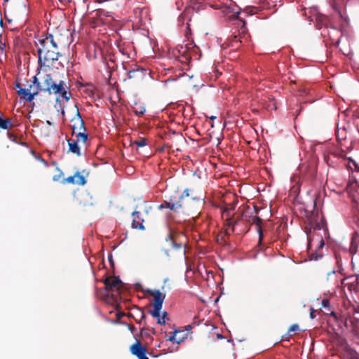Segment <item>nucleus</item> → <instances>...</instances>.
I'll return each mask as SVG.
<instances>
[{
    "label": "nucleus",
    "instance_id": "obj_1",
    "mask_svg": "<svg viewBox=\"0 0 359 359\" xmlns=\"http://www.w3.org/2000/svg\"><path fill=\"white\" fill-rule=\"evenodd\" d=\"M57 46L52 35L43 39H39L37 43L39 63L41 66L48 65L58 59Z\"/></svg>",
    "mask_w": 359,
    "mask_h": 359
},
{
    "label": "nucleus",
    "instance_id": "obj_2",
    "mask_svg": "<svg viewBox=\"0 0 359 359\" xmlns=\"http://www.w3.org/2000/svg\"><path fill=\"white\" fill-rule=\"evenodd\" d=\"M65 82L60 81L59 83L56 84L53 82L52 76L49 74H46L43 76V91H47L49 94H60L62 97L66 100H69L70 98V93H68L65 87Z\"/></svg>",
    "mask_w": 359,
    "mask_h": 359
},
{
    "label": "nucleus",
    "instance_id": "obj_3",
    "mask_svg": "<svg viewBox=\"0 0 359 359\" xmlns=\"http://www.w3.org/2000/svg\"><path fill=\"white\" fill-rule=\"evenodd\" d=\"M41 91H43V88L41 87L39 79L34 76L32 79V85L29 86V89L20 88L18 93L22 96L24 100L31 102L34 100V96Z\"/></svg>",
    "mask_w": 359,
    "mask_h": 359
},
{
    "label": "nucleus",
    "instance_id": "obj_4",
    "mask_svg": "<svg viewBox=\"0 0 359 359\" xmlns=\"http://www.w3.org/2000/svg\"><path fill=\"white\" fill-rule=\"evenodd\" d=\"M185 330H175L172 333V336L169 337L168 340L173 344H180L182 341H184L186 339L188 338L189 332L191 330V325H187L185 327Z\"/></svg>",
    "mask_w": 359,
    "mask_h": 359
},
{
    "label": "nucleus",
    "instance_id": "obj_5",
    "mask_svg": "<svg viewBox=\"0 0 359 359\" xmlns=\"http://www.w3.org/2000/svg\"><path fill=\"white\" fill-rule=\"evenodd\" d=\"M346 191L354 201L359 199V181L356 180L355 175H353L349 180L346 187Z\"/></svg>",
    "mask_w": 359,
    "mask_h": 359
},
{
    "label": "nucleus",
    "instance_id": "obj_6",
    "mask_svg": "<svg viewBox=\"0 0 359 359\" xmlns=\"http://www.w3.org/2000/svg\"><path fill=\"white\" fill-rule=\"evenodd\" d=\"M97 16L100 21L104 24L107 25L114 26L116 23V20L115 18L114 15L109 11H107L103 9H100L97 11Z\"/></svg>",
    "mask_w": 359,
    "mask_h": 359
},
{
    "label": "nucleus",
    "instance_id": "obj_7",
    "mask_svg": "<svg viewBox=\"0 0 359 359\" xmlns=\"http://www.w3.org/2000/svg\"><path fill=\"white\" fill-rule=\"evenodd\" d=\"M152 296L154 298V302L153 304L154 313H157V311L162 309L165 294H163L159 290H155L152 292Z\"/></svg>",
    "mask_w": 359,
    "mask_h": 359
},
{
    "label": "nucleus",
    "instance_id": "obj_8",
    "mask_svg": "<svg viewBox=\"0 0 359 359\" xmlns=\"http://www.w3.org/2000/svg\"><path fill=\"white\" fill-rule=\"evenodd\" d=\"M150 314L156 319V323L159 325H165L169 320L167 312L158 310L157 313H154V309L150 311Z\"/></svg>",
    "mask_w": 359,
    "mask_h": 359
},
{
    "label": "nucleus",
    "instance_id": "obj_9",
    "mask_svg": "<svg viewBox=\"0 0 359 359\" xmlns=\"http://www.w3.org/2000/svg\"><path fill=\"white\" fill-rule=\"evenodd\" d=\"M133 216V222H132V226L134 229H144V227L143 226L144 219L142 218H140V212L138 211H134L132 214Z\"/></svg>",
    "mask_w": 359,
    "mask_h": 359
},
{
    "label": "nucleus",
    "instance_id": "obj_10",
    "mask_svg": "<svg viewBox=\"0 0 359 359\" xmlns=\"http://www.w3.org/2000/svg\"><path fill=\"white\" fill-rule=\"evenodd\" d=\"M105 285L111 290L118 289L121 285V281L116 277H110L105 280Z\"/></svg>",
    "mask_w": 359,
    "mask_h": 359
},
{
    "label": "nucleus",
    "instance_id": "obj_11",
    "mask_svg": "<svg viewBox=\"0 0 359 359\" xmlns=\"http://www.w3.org/2000/svg\"><path fill=\"white\" fill-rule=\"evenodd\" d=\"M131 353L136 355L137 358L140 357L144 353H147L146 348L141 345L139 341H136L130 346Z\"/></svg>",
    "mask_w": 359,
    "mask_h": 359
},
{
    "label": "nucleus",
    "instance_id": "obj_12",
    "mask_svg": "<svg viewBox=\"0 0 359 359\" xmlns=\"http://www.w3.org/2000/svg\"><path fill=\"white\" fill-rule=\"evenodd\" d=\"M78 121L80 125V128L83 129V132H79L76 135V141L77 142H82L83 143H86L88 140V135L85 133L86 128H84V123L83 121L81 118L79 116L78 118Z\"/></svg>",
    "mask_w": 359,
    "mask_h": 359
},
{
    "label": "nucleus",
    "instance_id": "obj_13",
    "mask_svg": "<svg viewBox=\"0 0 359 359\" xmlns=\"http://www.w3.org/2000/svg\"><path fill=\"white\" fill-rule=\"evenodd\" d=\"M283 0H261L260 6L263 9H271L275 8Z\"/></svg>",
    "mask_w": 359,
    "mask_h": 359
},
{
    "label": "nucleus",
    "instance_id": "obj_14",
    "mask_svg": "<svg viewBox=\"0 0 359 359\" xmlns=\"http://www.w3.org/2000/svg\"><path fill=\"white\" fill-rule=\"evenodd\" d=\"M182 206V205L180 203H170V202H167V201H165L164 203H163L162 204H161L159 206H158V208L159 209H163V208H169L172 210H176L179 208H180Z\"/></svg>",
    "mask_w": 359,
    "mask_h": 359
},
{
    "label": "nucleus",
    "instance_id": "obj_15",
    "mask_svg": "<svg viewBox=\"0 0 359 359\" xmlns=\"http://www.w3.org/2000/svg\"><path fill=\"white\" fill-rule=\"evenodd\" d=\"M69 151L76 154L77 156L81 155L80 148L78 145L77 141L68 140Z\"/></svg>",
    "mask_w": 359,
    "mask_h": 359
},
{
    "label": "nucleus",
    "instance_id": "obj_16",
    "mask_svg": "<svg viewBox=\"0 0 359 359\" xmlns=\"http://www.w3.org/2000/svg\"><path fill=\"white\" fill-rule=\"evenodd\" d=\"M134 113L137 116L143 115L146 111L144 106L140 102H135L133 107Z\"/></svg>",
    "mask_w": 359,
    "mask_h": 359
},
{
    "label": "nucleus",
    "instance_id": "obj_17",
    "mask_svg": "<svg viewBox=\"0 0 359 359\" xmlns=\"http://www.w3.org/2000/svg\"><path fill=\"white\" fill-rule=\"evenodd\" d=\"M247 32V29L245 27V23L243 22V26L240 29V32H239V34L241 35L239 36V38H238L237 36H235V41H241V43L243 42V39H245V34Z\"/></svg>",
    "mask_w": 359,
    "mask_h": 359
},
{
    "label": "nucleus",
    "instance_id": "obj_18",
    "mask_svg": "<svg viewBox=\"0 0 359 359\" xmlns=\"http://www.w3.org/2000/svg\"><path fill=\"white\" fill-rule=\"evenodd\" d=\"M358 241V238L357 236H353L351 241V244L350 247V252L352 254H355L357 252V243Z\"/></svg>",
    "mask_w": 359,
    "mask_h": 359
},
{
    "label": "nucleus",
    "instance_id": "obj_19",
    "mask_svg": "<svg viewBox=\"0 0 359 359\" xmlns=\"http://www.w3.org/2000/svg\"><path fill=\"white\" fill-rule=\"evenodd\" d=\"M76 184L79 185H84L86 182L85 177L79 172L75 174Z\"/></svg>",
    "mask_w": 359,
    "mask_h": 359
},
{
    "label": "nucleus",
    "instance_id": "obj_20",
    "mask_svg": "<svg viewBox=\"0 0 359 359\" xmlns=\"http://www.w3.org/2000/svg\"><path fill=\"white\" fill-rule=\"evenodd\" d=\"M233 210V208H232V207L226 208L224 209V210L222 212V217H226V219H229L233 215V213H232Z\"/></svg>",
    "mask_w": 359,
    "mask_h": 359
},
{
    "label": "nucleus",
    "instance_id": "obj_21",
    "mask_svg": "<svg viewBox=\"0 0 359 359\" xmlns=\"http://www.w3.org/2000/svg\"><path fill=\"white\" fill-rule=\"evenodd\" d=\"M351 264L353 269H355L358 273L357 274V277H359V258L357 257H353L351 260Z\"/></svg>",
    "mask_w": 359,
    "mask_h": 359
},
{
    "label": "nucleus",
    "instance_id": "obj_22",
    "mask_svg": "<svg viewBox=\"0 0 359 359\" xmlns=\"http://www.w3.org/2000/svg\"><path fill=\"white\" fill-rule=\"evenodd\" d=\"M11 121L8 119H3L0 117V128L3 129H8Z\"/></svg>",
    "mask_w": 359,
    "mask_h": 359
},
{
    "label": "nucleus",
    "instance_id": "obj_23",
    "mask_svg": "<svg viewBox=\"0 0 359 359\" xmlns=\"http://www.w3.org/2000/svg\"><path fill=\"white\" fill-rule=\"evenodd\" d=\"M135 144L139 147H142L147 144V140L144 138H142L139 140L135 141Z\"/></svg>",
    "mask_w": 359,
    "mask_h": 359
},
{
    "label": "nucleus",
    "instance_id": "obj_24",
    "mask_svg": "<svg viewBox=\"0 0 359 359\" xmlns=\"http://www.w3.org/2000/svg\"><path fill=\"white\" fill-rule=\"evenodd\" d=\"M261 222V219L258 217H253L252 218V223L256 224L257 226H259Z\"/></svg>",
    "mask_w": 359,
    "mask_h": 359
},
{
    "label": "nucleus",
    "instance_id": "obj_25",
    "mask_svg": "<svg viewBox=\"0 0 359 359\" xmlns=\"http://www.w3.org/2000/svg\"><path fill=\"white\" fill-rule=\"evenodd\" d=\"M66 181L69 183L76 184L75 175L68 177Z\"/></svg>",
    "mask_w": 359,
    "mask_h": 359
},
{
    "label": "nucleus",
    "instance_id": "obj_26",
    "mask_svg": "<svg viewBox=\"0 0 359 359\" xmlns=\"http://www.w3.org/2000/svg\"><path fill=\"white\" fill-rule=\"evenodd\" d=\"M322 306L323 308H328L330 306V302L328 299H324L322 300Z\"/></svg>",
    "mask_w": 359,
    "mask_h": 359
},
{
    "label": "nucleus",
    "instance_id": "obj_27",
    "mask_svg": "<svg viewBox=\"0 0 359 359\" xmlns=\"http://www.w3.org/2000/svg\"><path fill=\"white\" fill-rule=\"evenodd\" d=\"M299 330V326L297 324H294V325H292L290 329H289V332H297Z\"/></svg>",
    "mask_w": 359,
    "mask_h": 359
},
{
    "label": "nucleus",
    "instance_id": "obj_28",
    "mask_svg": "<svg viewBox=\"0 0 359 359\" xmlns=\"http://www.w3.org/2000/svg\"><path fill=\"white\" fill-rule=\"evenodd\" d=\"M247 11L250 15H254L257 13L256 8H249Z\"/></svg>",
    "mask_w": 359,
    "mask_h": 359
},
{
    "label": "nucleus",
    "instance_id": "obj_29",
    "mask_svg": "<svg viewBox=\"0 0 359 359\" xmlns=\"http://www.w3.org/2000/svg\"><path fill=\"white\" fill-rule=\"evenodd\" d=\"M310 317L311 318H315V315H314V309H311V312H310Z\"/></svg>",
    "mask_w": 359,
    "mask_h": 359
},
{
    "label": "nucleus",
    "instance_id": "obj_30",
    "mask_svg": "<svg viewBox=\"0 0 359 359\" xmlns=\"http://www.w3.org/2000/svg\"><path fill=\"white\" fill-rule=\"evenodd\" d=\"M323 245H324V242H323V239L320 238V240L319 241V248H323Z\"/></svg>",
    "mask_w": 359,
    "mask_h": 359
},
{
    "label": "nucleus",
    "instance_id": "obj_31",
    "mask_svg": "<svg viewBox=\"0 0 359 359\" xmlns=\"http://www.w3.org/2000/svg\"><path fill=\"white\" fill-rule=\"evenodd\" d=\"M138 358H139V359H149V358L147 357L146 353L142 354V355H140V357H138Z\"/></svg>",
    "mask_w": 359,
    "mask_h": 359
},
{
    "label": "nucleus",
    "instance_id": "obj_32",
    "mask_svg": "<svg viewBox=\"0 0 359 359\" xmlns=\"http://www.w3.org/2000/svg\"><path fill=\"white\" fill-rule=\"evenodd\" d=\"M309 243L311 245V243L313 241V238H311L310 236H308Z\"/></svg>",
    "mask_w": 359,
    "mask_h": 359
},
{
    "label": "nucleus",
    "instance_id": "obj_33",
    "mask_svg": "<svg viewBox=\"0 0 359 359\" xmlns=\"http://www.w3.org/2000/svg\"><path fill=\"white\" fill-rule=\"evenodd\" d=\"M184 195H185V196H189L188 190H185V191H184V194H183L182 196H183Z\"/></svg>",
    "mask_w": 359,
    "mask_h": 359
},
{
    "label": "nucleus",
    "instance_id": "obj_34",
    "mask_svg": "<svg viewBox=\"0 0 359 359\" xmlns=\"http://www.w3.org/2000/svg\"><path fill=\"white\" fill-rule=\"evenodd\" d=\"M273 109L276 110V109H277V107H276V104H275V103H273Z\"/></svg>",
    "mask_w": 359,
    "mask_h": 359
},
{
    "label": "nucleus",
    "instance_id": "obj_35",
    "mask_svg": "<svg viewBox=\"0 0 359 359\" xmlns=\"http://www.w3.org/2000/svg\"><path fill=\"white\" fill-rule=\"evenodd\" d=\"M46 123L49 126H50L52 123L50 121H46Z\"/></svg>",
    "mask_w": 359,
    "mask_h": 359
},
{
    "label": "nucleus",
    "instance_id": "obj_36",
    "mask_svg": "<svg viewBox=\"0 0 359 359\" xmlns=\"http://www.w3.org/2000/svg\"><path fill=\"white\" fill-rule=\"evenodd\" d=\"M239 13H240L239 12H236V13H235V14H236V18H238V15H239Z\"/></svg>",
    "mask_w": 359,
    "mask_h": 359
},
{
    "label": "nucleus",
    "instance_id": "obj_37",
    "mask_svg": "<svg viewBox=\"0 0 359 359\" xmlns=\"http://www.w3.org/2000/svg\"><path fill=\"white\" fill-rule=\"evenodd\" d=\"M216 117L215 116H211L210 118L211 119H215Z\"/></svg>",
    "mask_w": 359,
    "mask_h": 359
}]
</instances>
